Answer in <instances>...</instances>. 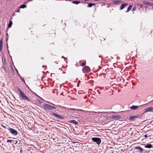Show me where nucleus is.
I'll use <instances>...</instances> for the list:
<instances>
[{"mask_svg": "<svg viewBox=\"0 0 153 153\" xmlns=\"http://www.w3.org/2000/svg\"><path fill=\"white\" fill-rule=\"evenodd\" d=\"M13 140H7V142H10L11 143L12 142V141Z\"/></svg>", "mask_w": 153, "mask_h": 153, "instance_id": "b1692460", "label": "nucleus"}, {"mask_svg": "<svg viewBox=\"0 0 153 153\" xmlns=\"http://www.w3.org/2000/svg\"><path fill=\"white\" fill-rule=\"evenodd\" d=\"M114 2L115 4H119L123 2V1L120 0H115Z\"/></svg>", "mask_w": 153, "mask_h": 153, "instance_id": "9b49d317", "label": "nucleus"}, {"mask_svg": "<svg viewBox=\"0 0 153 153\" xmlns=\"http://www.w3.org/2000/svg\"><path fill=\"white\" fill-rule=\"evenodd\" d=\"M95 4H92V3H89L88 4V7H92L93 5H94Z\"/></svg>", "mask_w": 153, "mask_h": 153, "instance_id": "412c9836", "label": "nucleus"}, {"mask_svg": "<svg viewBox=\"0 0 153 153\" xmlns=\"http://www.w3.org/2000/svg\"><path fill=\"white\" fill-rule=\"evenodd\" d=\"M55 117H57L59 119H62L63 118V117L59 116L57 114L55 113H53L52 114Z\"/></svg>", "mask_w": 153, "mask_h": 153, "instance_id": "6e6552de", "label": "nucleus"}, {"mask_svg": "<svg viewBox=\"0 0 153 153\" xmlns=\"http://www.w3.org/2000/svg\"><path fill=\"white\" fill-rule=\"evenodd\" d=\"M26 7V5L23 4L21 5L20 7L21 8H24L25 7Z\"/></svg>", "mask_w": 153, "mask_h": 153, "instance_id": "4be33fe9", "label": "nucleus"}, {"mask_svg": "<svg viewBox=\"0 0 153 153\" xmlns=\"http://www.w3.org/2000/svg\"><path fill=\"white\" fill-rule=\"evenodd\" d=\"M85 1H87V0H85Z\"/></svg>", "mask_w": 153, "mask_h": 153, "instance_id": "f704fd0d", "label": "nucleus"}, {"mask_svg": "<svg viewBox=\"0 0 153 153\" xmlns=\"http://www.w3.org/2000/svg\"><path fill=\"white\" fill-rule=\"evenodd\" d=\"M112 113H115V112H112Z\"/></svg>", "mask_w": 153, "mask_h": 153, "instance_id": "2f4dec72", "label": "nucleus"}, {"mask_svg": "<svg viewBox=\"0 0 153 153\" xmlns=\"http://www.w3.org/2000/svg\"><path fill=\"white\" fill-rule=\"evenodd\" d=\"M50 104H51L53 105H55L54 104H53V103H50Z\"/></svg>", "mask_w": 153, "mask_h": 153, "instance_id": "c756f323", "label": "nucleus"}, {"mask_svg": "<svg viewBox=\"0 0 153 153\" xmlns=\"http://www.w3.org/2000/svg\"><path fill=\"white\" fill-rule=\"evenodd\" d=\"M136 148V149H138L140 152H141L143 150L139 146L137 147Z\"/></svg>", "mask_w": 153, "mask_h": 153, "instance_id": "a211bd4d", "label": "nucleus"}, {"mask_svg": "<svg viewBox=\"0 0 153 153\" xmlns=\"http://www.w3.org/2000/svg\"><path fill=\"white\" fill-rule=\"evenodd\" d=\"M144 4L146 5H149V3L147 2H145L144 3Z\"/></svg>", "mask_w": 153, "mask_h": 153, "instance_id": "393cba45", "label": "nucleus"}, {"mask_svg": "<svg viewBox=\"0 0 153 153\" xmlns=\"http://www.w3.org/2000/svg\"><path fill=\"white\" fill-rule=\"evenodd\" d=\"M2 40L1 39L0 41V51H1L2 50Z\"/></svg>", "mask_w": 153, "mask_h": 153, "instance_id": "dca6fc26", "label": "nucleus"}, {"mask_svg": "<svg viewBox=\"0 0 153 153\" xmlns=\"http://www.w3.org/2000/svg\"><path fill=\"white\" fill-rule=\"evenodd\" d=\"M138 6L140 7V8H142L143 6L142 5H140L139 4Z\"/></svg>", "mask_w": 153, "mask_h": 153, "instance_id": "bb28decb", "label": "nucleus"}, {"mask_svg": "<svg viewBox=\"0 0 153 153\" xmlns=\"http://www.w3.org/2000/svg\"><path fill=\"white\" fill-rule=\"evenodd\" d=\"M136 7H134L132 9V11H135L136 9Z\"/></svg>", "mask_w": 153, "mask_h": 153, "instance_id": "5701e85b", "label": "nucleus"}, {"mask_svg": "<svg viewBox=\"0 0 153 153\" xmlns=\"http://www.w3.org/2000/svg\"><path fill=\"white\" fill-rule=\"evenodd\" d=\"M83 71H85L86 72H89L90 71V69L89 67L88 66L85 67L83 69Z\"/></svg>", "mask_w": 153, "mask_h": 153, "instance_id": "0eeeda50", "label": "nucleus"}, {"mask_svg": "<svg viewBox=\"0 0 153 153\" xmlns=\"http://www.w3.org/2000/svg\"><path fill=\"white\" fill-rule=\"evenodd\" d=\"M94 1H98V0H94Z\"/></svg>", "mask_w": 153, "mask_h": 153, "instance_id": "7c9ffc66", "label": "nucleus"}, {"mask_svg": "<svg viewBox=\"0 0 153 153\" xmlns=\"http://www.w3.org/2000/svg\"><path fill=\"white\" fill-rule=\"evenodd\" d=\"M68 110L70 111H71L72 112L74 113V112L72 111H82V110L81 109H77L75 108H69Z\"/></svg>", "mask_w": 153, "mask_h": 153, "instance_id": "9d476101", "label": "nucleus"}, {"mask_svg": "<svg viewBox=\"0 0 153 153\" xmlns=\"http://www.w3.org/2000/svg\"><path fill=\"white\" fill-rule=\"evenodd\" d=\"M62 94H63V93H62L61 94V95H62Z\"/></svg>", "mask_w": 153, "mask_h": 153, "instance_id": "473e14b6", "label": "nucleus"}, {"mask_svg": "<svg viewBox=\"0 0 153 153\" xmlns=\"http://www.w3.org/2000/svg\"><path fill=\"white\" fill-rule=\"evenodd\" d=\"M70 123H72L75 125H77L78 124V122L75 120H71L69 121Z\"/></svg>", "mask_w": 153, "mask_h": 153, "instance_id": "f8f14e48", "label": "nucleus"}, {"mask_svg": "<svg viewBox=\"0 0 153 153\" xmlns=\"http://www.w3.org/2000/svg\"><path fill=\"white\" fill-rule=\"evenodd\" d=\"M72 3L74 4H77L79 3H80V2L79 1H73L72 2Z\"/></svg>", "mask_w": 153, "mask_h": 153, "instance_id": "6ab92c4d", "label": "nucleus"}, {"mask_svg": "<svg viewBox=\"0 0 153 153\" xmlns=\"http://www.w3.org/2000/svg\"><path fill=\"white\" fill-rule=\"evenodd\" d=\"M93 141L96 142L98 145H99L101 142V139L98 137H93L91 138Z\"/></svg>", "mask_w": 153, "mask_h": 153, "instance_id": "7ed1b4c3", "label": "nucleus"}, {"mask_svg": "<svg viewBox=\"0 0 153 153\" xmlns=\"http://www.w3.org/2000/svg\"><path fill=\"white\" fill-rule=\"evenodd\" d=\"M1 126L4 128H5V127L3 125H1Z\"/></svg>", "mask_w": 153, "mask_h": 153, "instance_id": "c85d7f7f", "label": "nucleus"}, {"mask_svg": "<svg viewBox=\"0 0 153 153\" xmlns=\"http://www.w3.org/2000/svg\"><path fill=\"white\" fill-rule=\"evenodd\" d=\"M137 117L136 116H131L129 118V119L130 120H134L135 119L137 118Z\"/></svg>", "mask_w": 153, "mask_h": 153, "instance_id": "4468645a", "label": "nucleus"}, {"mask_svg": "<svg viewBox=\"0 0 153 153\" xmlns=\"http://www.w3.org/2000/svg\"><path fill=\"white\" fill-rule=\"evenodd\" d=\"M43 106L45 109L48 110H51L53 109H56V108L55 107L51 106L49 105L46 104H44L43 105Z\"/></svg>", "mask_w": 153, "mask_h": 153, "instance_id": "f03ea898", "label": "nucleus"}, {"mask_svg": "<svg viewBox=\"0 0 153 153\" xmlns=\"http://www.w3.org/2000/svg\"><path fill=\"white\" fill-rule=\"evenodd\" d=\"M9 130L11 133L14 135H16L18 134V132L17 131L13 128H10Z\"/></svg>", "mask_w": 153, "mask_h": 153, "instance_id": "20e7f679", "label": "nucleus"}, {"mask_svg": "<svg viewBox=\"0 0 153 153\" xmlns=\"http://www.w3.org/2000/svg\"><path fill=\"white\" fill-rule=\"evenodd\" d=\"M128 4L127 3L122 4L120 6V10L123 9L124 8L126 7Z\"/></svg>", "mask_w": 153, "mask_h": 153, "instance_id": "1a4fd4ad", "label": "nucleus"}, {"mask_svg": "<svg viewBox=\"0 0 153 153\" xmlns=\"http://www.w3.org/2000/svg\"><path fill=\"white\" fill-rule=\"evenodd\" d=\"M12 25V22L11 21H10L9 22V23L8 25V27L9 28H10L11 26Z\"/></svg>", "mask_w": 153, "mask_h": 153, "instance_id": "aec40b11", "label": "nucleus"}, {"mask_svg": "<svg viewBox=\"0 0 153 153\" xmlns=\"http://www.w3.org/2000/svg\"><path fill=\"white\" fill-rule=\"evenodd\" d=\"M144 137L145 138H146V137H148L147 135V134L145 135H144Z\"/></svg>", "mask_w": 153, "mask_h": 153, "instance_id": "cd10ccee", "label": "nucleus"}, {"mask_svg": "<svg viewBox=\"0 0 153 153\" xmlns=\"http://www.w3.org/2000/svg\"><path fill=\"white\" fill-rule=\"evenodd\" d=\"M146 148H150L152 147V145L151 144H148L145 147Z\"/></svg>", "mask_w": 153, "mask_h": 153, "instance_id": "f3484780", "label": "nucleus"}, {"mask_svg": "<svg viewBox=\"0 0 153 153\" xmlns=\"http://www.w3.org/2000/svg\"><path fill=\"white\" fill-rule=\"evenodd\" d=\"M144 113H146L147 112L153 110V107H148L144 109Z\"/></svg>", "mask_w": 153, "mask_h": 153, "instance_id": "423d86ee", "label": "nucleus"}, {"mask_svg": "<svg viewBox=\"0 0 153 153\" xmlns=\"http://www.w3.org/2000/svg\"><path fill=\"white\" fill-rule=\"evenodd\" d=\"M130 108L132 110H134L135 109H137L138 108V106H137L133 105L130 107Z\"/></svg>", "mask_w": 153, "mask_h": 153, "instance_id": "ddd939ff", "label": "nucleus"}, {"mask_svg": "<svg viewBox=\"0 0 153 153\" xmlns=\"http://www.w3.org/2000/svg\"><path fill=\"white\" fill-rule=\"evenodd\" d=\"M132 7V5H130L128 9H127V11H126V12H128V11L131 9Z\"/></svg>", "mask_w": 153, "mask_h": 153, "instance_id": "2eb2a0df", "label": "nucleus"}, {"mask_svg": "<svg viewBox=\"0 0 153 153\" xmlns=\"http://www.w3.org/2000/svg\"><path fill=\"white\" fill-rule=\"evenodd\" d=\"M85 63H82L81 65L82 66H84V65H85Z\"/></svg>", "mask_w": 153, "mask_h": 153, "instance_id": "a878e982", "label": "nucleus"}, {"mask_svg": "<svg viewBox=\"0 0 153 153\" xmlns=\"http://www.w3.org/2000/svg\"><path fill=\"white\" fill-rule=\"evenodd\" d=\"M23 79H22V80L23 81Z\"/></svg>", "mask_w": 153, "mask_h": 153, "instance_id": "72a5a7b5", "label": "nucleus"}, {"mask_svg": "<svg viewBox=\"0 0 153 153\" xmlns=\"http://www.w3.org/2000/svg\"><path fill=\"white\" fill-rule=\"evenodd\" d=\"M121 116L119 115H112L110 117L112 119H118L121 118Z\"/></svg>", "mask_w": 153, "mask_h": 153, "instance_id": "39448f33", "label": "nucleus"}, {"mask_svg": "<svg viewBox=\"0 0 153 153\" xmlns=\"http://www.w3.org/2000/svg\"><path fill=\"white\" fill-rule=\"evenodd\" d=\"M18 90L19 93L21 97H22V100L27 101H30L29 98L25 95L24 93L20 90V88H18Z\"/></svg>", "mask_w": 153, "mask_h": 153, "instance_id": "f257e3e1", "label": "nucleus"}]
</instances>
